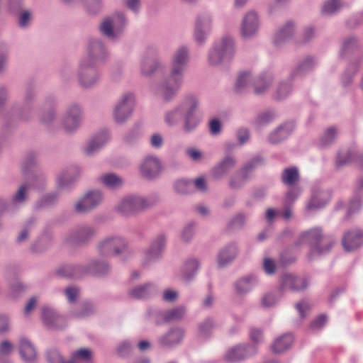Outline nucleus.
Instances as JSON below:
<instances>
[{"label":"nucleus","mask_w":363,"mask_h":363,"mask_svg":"<svg viewBox=\"0 0 363 363\" xmlns=\"http://www.w3.org/2000/svg\"><path fill=\"white\" fill-rule=\"evenodd\" d=\"M291 91V84L289 82H281L273 94V99L276 101L285 99Z\"/></svg>","instance_id":"680f3d73"},{"label":"nucleus","mask_w":363,"mask_h":363,"mask_svg":"<svg viewBox=\"0 0 363 363\" xmlns=\"http://www.w3.org/2000/svg\"><path fill=\"white\" fill-rule=\"evenodd\" d=\"M342 6L341 0H328L323 4L321 11L324 15L331 16L340 11Z\"/></svg>","instance_id":"e2e57ef3"},{"label":"nucleus","mask_w":363,"mask_h":363,"mask_svg":"<svg viewBox=\"0 0 363 363\" xmlns=\"http://www.w3.org/2000/svg\"><path fill=\"white\" fill-rule=\"evenodd\" d=\"M12 14L17 17V24L21 28L25 29L30 26L33 21V12L31 10L22 9Z\"/></svg>","instance_id":"3c124183"},{"label":"nucleus","mask_w":363,"mask_h":363,"mask_svg":"<svg viewBox=\"0 0 363 363\" xmlns=\"http://www.w3.org/2000/svg\"><path fill=\"white\" fill-rule=\"evenodd\" d=\"M159 294L157 286L154 282L138 285L129 290L130 297L134 299L147 300Z\"/></svg>","instance_id":"bb28decb"},{"label":"nucleus","mask_w":363,"mask_h":363,"mask_svg":"<svg viewBox=\"0 0 363 363\" xmlns=\"http://www.w3.org/2000/svg\"><path fill=\"white\" fill-rule=\"evenodd\" d=\"M294 127L295 125L291 121L281 124L269 135V143L275 145L284 141L292 133Z\"/></svg>","instance_id":"7c9ffc66"},{"label":"nucleus","mask_w":363,"mask_h":363,"mask_svg":"<svg viewBox=\"0 0 363 363\" xmlns=\"http://www.w3.org/2000/svg\"><path fill=\"white\" fill-rule=\"evenodd\" d=\"M200 101L193 94L182 118V130L186 134L194 132L202 122V116L198 113Z\"/></svg>","instance_id":"0eeeda50"},{"label":"nucleus","mask_w":363,"mask_h":363,"mask_svg":"<svg viewBox=\"0 0 363 363\" xmlns=\"http://www.w3.org/2000/svg\"><path fill=\"white\" fill-rule=\"evenodd\" d=\"M158 50L155 46H148L146 48L141 62L142 74L146 77L151 76L161 66L157 57Z\"/></svg>","instance_id":"dca6fc26"},{"label":"nucleus","mask_w":363,"mask_h":363,"mask_svg":"<svg viewBox=\"0 0 363 363\" xmlns=\"http://www.w3.org/2000/svg\"><path fill=\"white\" fill-rule=\"evenodd\" d=\"M295 28L293 22L288 21L277 33L274 43L276 46H280L289 40L294 35Z\"/></svg>","instance_id":"ea45409f"},{"label":"nucleus","mask_w":363,"mask_h":363,"mask_svg":"<svg viewBox=\"0 0 363 363\" xmlns=\"http://www.w3.org/2000/svg\"><path fill=\"white\" fill-rule=\"evenodd\" d=\"M184 336V329L180 327H172L158 337L157 344L160 347L171 348L181 344Z\"/></svg>","instance_id":"aec40b11"},{"label":"nucleus","mask_w":363,"mask_h":363,"mask_svg":"<svg viewBox=\"0 0 363 363\" xmlns=\"http://www.w3.org/2000/svg\"><path fill=\"white\" fill-rule=\"evenodd\" d=\"M283 292L279 291V288L277 291L269 292L266 294L262 298V304L263 306L270 308L276 305L283 295Z\"/></svg>","instance_id":"0e129e2a"},{"label":"nucleus","mask_w":363,"mask_h":363,"mask_svg":"<svg viewBox=\"0 0 363 363\" xmlns=\"http://www.w3.org/2000/svg\"><path fill=\"white\" fill-rule=\"evenodd\" d=\"M35 101V89L32 84H27L23 99V105L18 113V118L22 121H28L33 116V104Z\"/></svg>","instance_id":"a878e982"},{"label":"nucleus","mask_w":363,"mask_h":363,"mask_svg":"<svg viewBox=\"0 0 363 363\" xmlns=\"http://www.w3.org/2000/svg\"><path fill=\"white\" fill-rule=\"evenodd\" d=\"M125 23L124 14L118 13L104 18L99 26V30L104 37L116 40L121 36Z\"/></svg>","instance_id":"6e6552de"},{"label":"nucleus","mask_w":363,"mask_h":363,"mask_svg":"<svg viewBox=\"0 0 363 363\" xmlns=\"http://www.w3.org/2000/svg\"><path fill=\"white\" fill-rule=\"evenodd\" d=\"M257 353L254 345H237L230 349L225 354V359L229 363H236L245 359Z\"/></svg>","instance_id":"5701e85b"},{"label":"nucleus","mask_w":363,"mask_h":363,"mask_svg":"<svg viewBox=\"0 0 363 363\" xmlns=\"http://www.w3.org/2000/svg\"><path fill=\"white\" fill-rule=\"evenodd\" d=\"M192 95L193 94H186L179 104L165 113L164 121L169 126L177 125L182 121Z\"/></svg>","instance_id":"4be33fe9"},{"label":"nucleus","mask_w":363,"mask_h":363,"mask_svg":"<svg viewBox=\"0 0 363 363\" xmlns=\"http://www.w3.org/2000/svg\"><path fill=\"white\" fill-rule=\"evenodd\" d=\"M52 241L53 238L50 233H43L30 244V250L35 254L43 253L51 247Z\"/></svg>","instance_id":"e433bc0d"},{"label":"nucleus","mask_w":363,"mask_h":363,"mask_svg":"<svg viewBox=\"0 0 363 363\" xmlns=\"http://www.w3.org/2000/svg\"><path fill=\"white\" fill-rule=\"evenodd\" d=\"M215 327V322L211 318H206L199 325V336L202 339H208L211 335Z\"/></svg>","instance_id":"bf43d9fd"},{"label":"nucleus","mask_w":363,"mask_h":363,"mask_svg":"<svg viewBox=\"0 0 363 363\" xmlns=\"http://www.w3.org/2000/svg\"><path fill=\"white\" fill-rule=\"evenodd\" d=\"M300 176L296 167H291L284 169L281 174V182L289 186H294L299 181Z\"/></svg>","instance_id":"8fccbe9b"},{"label":"nucleus","mask_w":363,"mask_h":363,"mask_svg":"<svg viewBox=\"0 0 363 363\" xmlns=\"http://www.w3.org/2000/svg\"><path fill=\"white\" fill-rule=\"evenodd\" d=\"M315 60L311 56H307L298 62L297 65L291 70L289 79H293L296 77H303L312 72L315 67Z\"/></svg>","instance_id":"72a5a7b5"},{"label":"nucleus","mask_w":363,"mask_h":363,"mask_svg":"<svg viewBox=\"0 0 363 363\" xmlns=\"http://www.w3.org/2000/svg\"><path fill=\"white\" fill-rule=\"evenodd\" d=\"M363 243V230L358 228L345 231L342 238V244L345 251L350 252L359 248Z\"/></svg>","instance_id":"393cba45"},{"label":"nucleus","mask_w":363,"mask_h":363,"mask_svg":"<svg viewBox=\"0 0 363 363\" xmlns=\"http://www.w3.org/2000/svg\"><path fill=\"white\" fill-rule=\"evenodd\" d=\"M102 200L103 194L101 191H89L76 202L74 211L79 214H86L96 208Z\"/></svg>","instance_id":"ddd939ff"},{"label":"nucleus","mask_w":363,"mask_h":363,"mask_svg":"<svg viewBox=\"0 0 363 363\" xmlns=\"http://www.w3.org/2000/svg\"><path fill=\"white\" fill-rule=\"evenodd\" d=\"M135 106V96L132 93H125L116 104L113 118L118 124L124 123L131 116Z\"/></svg>","instance_id":"9b49d317"},{"label":"nucleus","mask_w":363,"mask_h":363,"mask_svg":"<svg viewBox=\"0 0 363 363\" xmlns=\"http://www.w3.org/2000/svg\"><path fill=\"white\" fill-rule=\"evenodd\" d=\"M186 309L184 306H179L161 313V316L165 323L178 322L186 315Z\"/></svg>","instance_id":"a18cd8bd"},{"label":"nucleus","mask_w":363,"mask_h":363,"mask_svg":"<svg viewBox=\"0 0 363 363\" xmlns=\"http://www.w3.org/2000/svg\"><path fill=\"white\" fill-rule=\"evenodd\" d=\"M84 265L85 277L104 278L110 274L112 269L107 261L100 259H91Z\"/></svg>","instance_id":"412c9836"},{"label":"nucleus","mask_w":363,"mask_h":363,"mask_svg":"<svg viewBox=\"0 0 363 363\" xmlns=\"http://www.w3.org/2000/svg\"><path fill=\"white\" fill-rule=\"evenodd\" d=\"M167 242V235L160 233L152 240L149 249L145 254L143 265H147L151 262H155L162 257Z\"/></svg>","instance_id":"4468645a"},{"label":"nucleus","mask_w":363,"mask_h":363,"mask_svg":"<svg viewBox=\"0 0 363 363\" xmlns=\"http://www.w3.org/2000/svg\"><path fill=\"white\" fill-rule=\"evenodd\" d=\"M264 159L260 155L253 157L244 164L240 169L245 174V178L250 179L252 173L259 167L264 165Z\"/></svg>","instance_id":"de8ad7c7"},{"label":"nucleus","mask_w":363,"mask_h":363,"mask_svg":"<svg viewBox=\"0 0 363 363\" xmlns=\"http://www.w3.org/2000/svg\"><path fill=\"white\" fill-rule=\"evenodd\" d=\"M74 360L75 363V360H80L85 362H91L92 360V352L91 350L88 348H80L72 354V359Z\"/></svg>","instance_id":"774afa93"},{"label":"nucleus","mask_w":363,"mask_h":363,"mask_svg":"<svg viewBox=\"0 0 363 363\" xmlns=\"http://www.w3.org/2000/svg\"><path fill=\"white\" fill-rule=\"evenodd\" d=\"M358 71V65L357 62H352L349 65L341 77V84L344 88H348L353 82V77Z\"/></svg>","instance_id":"6e6d98bb"},{"label":"nucleus","mask_w":363,"mask_h":363,"mask_svg":"<svg viewBox=\"0 0 363 363\" xmlns=\"http://www.w3.org/2000/svg\"><path fill=\"white\" fill-rule=\"evenodd\" d=\"M330 197V195L325 191L320 190L314 192L311 201L306 206V209L312 211L323 208L329 201Z\"/></svg>","instance_id":"4c0bfd02"},{"label":"nucleus","mask_w":363,"mask_h":363,"mask_svg":"<svg viewBox=\"0 0 363 363\" xmlns=\"http://www.w3.org/2000/svg\"><path fill=\"white\" fill-rule=\"evenodd\" d=\"M55 104V99L53 97H50L45 102V106H48V109L47 111L43 112L40 116V121L42 123L49 124L53 121L55 118L56 113L54 108Z\"/></svg>","instance_id":"4d7b16f0"},{"label":"nucleus","mask_w":363,"mask_h":363,"mask_svg":"<svg viewBox=\"0 0 363 363\" xmlns=\"http://www.w3.org/2000/svg\"><path fill=\"white\" fill-rule=\"evenodd\" d=\"M84 264L69 263L59 266L55 269V274L61 278L74 280L85 277Z\"/></svg>","instance_id":"b1692460"},{"label":"nucleus","mask_w":363,"mask_h":363,"mask_svg":"<svg viewBox=\"0 0 363 363\" xmlns=\"http://www.w3.org/2000/svg\"><path fill=\"white\" fill-rule=\"evenodd\" d=\"M109 139L108 132L106 130H101L94 136L89 142L84 152L86 155L92 156L96 153L108 142Z\"/></svg>","instance_id":"473e14b6"},{"label":"nucleus","mask_w":363,"mask_h":363,"mask_svg":"<svg viewBox=\"0 0 363 363\" xmlns=\"http://www.w3.org/2000/svg\"><path fill=\"white\" fill-rule=\"evenodd\" d=\"M41 319L50 329L60 330L66 327L65 318L52 308L45 306L42 308Z\"/></svg>","instance_id":"6ab92c4d"},{"label":"nucleus","mask_w":363,"mask_h":363,"mask_svg":"<svg viewBox=\"0 0 363 363\" xmlns=\"http://www.w3.org/2000/svg\"><path fill=\"white\" fill-rule=\"evenodd\" d=\"M235 44L233 38L225 35L216 42L208 52V61L211 66H218L230 62L235 55Z\"/></svg>","instance_id":"20e7f679"},{"label":"nucleus","mask_w":363,"mask_h":363,"mask_svg":"<svg viewBox=\"0 0 363 363\" xmlns=\"http://www.w3.org/2000/svg\"><path fill=\"white\" fill-rule=\"evenodd\" d=\"M301 242H306L311 247V255H322L331 250L336 242V239L331 234L324 233L321 228L316 227L303 232L301 235Z\"/></svg>","instance_id":"f03ea898"},{"label":"nucleus","mask_w":363,"mask_h":363,"mask_svg":"<svg viewBox=\"0 0 363 363\" xmlns=\"http://www.w3.org/2000/svg\"><path fill=\"white\" fill-rule=\"evenodd\" d=\"M294 341L291 333H286L275 340L272 346L274 353H281L287 350L292 345Z\"/></svg>","instance_id":"49530a36"},{"label":"nucleus","mask_w":363,"mask_h":363,"mask_svg":"<svg viewBox=\"0 0 363 363\" xmlns=\"http://www.w3.org/2000/svg\"><path fill=\"white\" fill-rule=\"evenodd\" d=\"M95 305L89 301L81 303L80 308L72 313V315L77 318H84L89 317L96 313Z\"/></svg>","instance_id":"864d4df0"},{"label":"nucleus","mask_w":363,"mask_h":363,"mask_svg":"<svg viewBox=\"0 0 363 363\" xmlns=\"http://www.w3.org/2000/svg\"><path fill=\"white\" fill-rule=\"evenodd\" d=\"M160 201L157 195H151L147 198L136 195L124 197L117 207L118 211L123 216H135L156 206Z\"/></svg>","instance_id":"7ed1b4c3"},{"label":"nucleus","mask_w":363,"mask_h":363,"mask_svg":"<svg viewBox=\"0 0 363 363\" xmlns=\"http://www.w3.org/2000/svg\"><path fill=\"white\" fill-rule=\"evenodd\" d=\"M249 178L245 177V174L240 169L233 174L229 180V187L233 190H238L244 187Z\"/></svg>","instance_id":"052dcab7"},{"label":"nucleus","mask_w":363,"mask_h":363,"mask_svg":"<svg viewBox=\"0 0 363 363\" xmlns=\"http://www.w3.org/2000/svg\"><path fill=\"white\" fill-rule=\"evenodd\" d=\"M356 157V152L351 149L340 150L337 153L335 165L337 168L346 166L353 161Z\"/></svg>","instance_id":"09e8293b"},{"label":"nucleus","mask_w":363,"mask_h":363,"mask_svg":"<svg viewBox=\"0 0 363 363\" xmlns=\"http://www.w3.org/2000/svg\"><path fill=\"white\" fill-rule=\"evenodd\" d=\"M84 119V110L78 103L68 104L62 116L61 126L67 133H75L81 126Z\"/></svg>","instance_id":"39448f33"},{"label":"nucleus","mask_w":363,"mask_h":363,"mask_svg":"<svg viewBox=\"0 0 363 363\" xmlns=\"http://www.w3.org/2000/svg\"><path fill=\"white\" fill-rule=\"evenodd\" d=\"M127 247L126 241L121 237H108L99 242L97 250L100 255L108 257L119 255Z\"/></svg>","instance_id":"f8f14e48"},{"label":"nucleus","mask_w":363,"mask_h":363,"mask_svg":"<svg viewBox=\"0 0 363 363\" xmlns=\"http://www.w3.org/2000/svg\"><path fill=\"white\" fill-rule=\"evenodd\" d=\"M59 198L60 194L58 192L47 193L36 201L35 208L37 210L51 208L57 203Z\"/></svg>","instance_id":"a19ab883"},{"label":"nucleus","mask_w":363,"mask_h":363,"mask_svg":"<svg viewBox=\"0 0 363 363\" xmlns=\"http://www.w3.org/2000/svg\"><path fill=\"white\" fill-rule=\"evenodd\" d=\"M96 235V229L90 225L77 228L68 233L65 238V242L70 246H85Z\"/></svg>","instance_id":"9d476101"},{"label":"nucleus","mask_w":363,"mask_h":363,"mask_svg":"<svg viewBox=\"0 0 363 363\" xmlns=\"http://www.w3.org/2000/svg\"><path fill=\"white\" fill-rule=\"evenodd\" d=\"M99 181L106 187L110 189H117L123 186L124 179L115 173H106L99 177Z\"/></svg>","instance_id":"37998d69"},{"label":"nucleus","mask_w":363,"mask_h":363,"mask_svg":"<svg viewBox=\"0 0 363 363\" xmlns=\"http://www.w3.org/2000/svg\"><path fill=\"white\" fill-rule=\"evenodd\" d=\"M259 280L256 275L250 274L242 277L235 283L236 292L244 295L251 291L257 284Z\"/></svg>","instance_id":"f704fd0d"},{"label":"nucleus","mask_w":363,"mask_h":363,"mask_svg":"<svg viewBox=\"0 0 363 363\" xmlns=\"http://www.w3.org/2000/svg\"><path fill=\"white\" fill-rule=\"evenodd\" d=\"M276 113L272 110H267L259 113L255 119L257 126H264L272 122L276 118Z\"/></svg>","instance_id":"338daca9"},{"label":"nucleus","mask_w":363,"mask_h":363,"mask_svg":"<svg viewBox=\"0 0 363 363\" xmlns=\"http://www.w3.org/2000/svg\"><path fill=\"white\" fill-rule=\"evenodd\" d=\"M308 286V281L306 278L300 277L294 274H283L280 279L279 291L283 292L285 290L298 292L303 291Z\"/></svg>","instance_id":"f3484780"},{"label":"nucleus","mask_w":363,"mask_h":363,"mask_svg":"<svg viewBox=\"0 0 363 363\" xmlns=\"http://www.w3.org/2000/svg\"><path fill=\"white\" fill-rule=\"evenodd\" d=\"M237 160L234 155H227L211 170V177L216 181L225 178L236 166Z\"/></svg>","instance_id":"a211bd4d"},{"label":"nucleus","mask_w":363,"mask_h":363,"mask_svg":"<svg viewBox=\"0 0 363 363\" xmlns=\"http://www.w3.org/2000/svg\"><path fill=\"white\" fill-rule=\"evenodd\" d=\"M19 352L22 359L27 363H33L36 359L35 348L31 342L26 337L20 340Z\"/></svg>","instance_id":"58836bf2"},{"label":"nucleus","mask_w":363,"mask_h":363,"mask_svg":"<svg viewBox=\"0 0 363 363\" xmlns=\"http://www.w3.org/2000/svg\"><path fill=\"white\" fill-rule=\"evenodd\" d=\"M47 184V178L44 173L36 172L33 174L30 180V185L35 189L43 190Z\"/></svg>","instance_id":"69168bd1"},{"label":"nucleus","mask_w":363,"mask_h":363,"mask_svg":"<svg viewBox=\"0 0 363 363\" xmlns=\"http://www.w3.org/2000/svg\"><path fill=\"white\" fill-rule=\"evenodd\" d=\"M28 185L23 184L20 186L16 192L13 195L11 202L16 208L17 206L24 204L28 200Z\"/></svg>","instance_id":"13d9d810"},{"label":"nucleus","mask_w":363,"mask_h":363,"mask_svg":"<svg viewBox=\"0 0 363 363\" xmlns=\"http://www.w3.org/2000/svg\"><path fill=\"white\" fill-rule=\"evenodd\" d=\"M80 174L81 169L78 167H71L63 171L57 179V189L59 190L69 189Z\"/></svg>","instance_id":"c85d7f7f"},{"label":"nucleus","mask_w":363,"mask_h":363,"mask_svg":"<svg viewBox=\"0 0 363 363\" xmlns=\"http://www.w3.org/2000/svg\"><path fill=\"white\" fill-rule=\"evenodd\" d=\"M273 81V75L267 72H263L255 78L252 77V85L255 94L257 96L264 94L272 86Z\"/></svg>","instance_id":"2f4dec72"},{"label":"nucleus","mask_w":363,"mask_h":363,"mask_svg":"<svg viewBox=\"0 0 363 363\" xmlns=\"http://www.w3.org/2000/svg\"><path fill=\"white\" fill-rule=\"evenodd\" d=\"M36 223V219L34 217H30L25 222L22 230L20 231L16 239V242L18 244H21L26 242L28 240L29 234L31 230L35 227Z\"/></svg>","instance_id":"5fc2aeb1"},{"label":"nucleus","mask_w":363,"mask_h":363,"mask_svg":"<svg viewBox=\"0 0 363 363\" xmlns=\"http://www.w3.org/2000/svg\"><path fill=\"white\" fill-rule=\"evenodd\" d=\"M259 28L257 14L254 11L247 13L242 21L241 35L244 39H249L254 36Z\"/></svg>","instance_id":"c756f323"},{"label":"nucleus","mask_w":363,"mask_h":363,"mask_svg":"<svg viewBox=\"0 0 363 363\" xmlns=\"http://www.w3.org/2000/svg\"><path fill=\"white\" fill-rule=\"evenodd\" d=\"M109 53L104 43L98 38L89 40L86 49V56L81 60H86L88 62L97 66L104 64L108 60Z\"/></svg>","instance_id":"1a4fd4ad"},{"label":"nucleus","mask_w":363,"mask_h":363,"mask_svg":"<svg viewBox=\"0 0 363 363\" xmlns=\"http://www.w3.org/2000/svg\"><path fill=\"white\" fill-rule=\"evenodd\" d=\"M238 247L235 243H229L223 247L218 255L219 267H224L232 262L238 255Z\"/></svg>","instance_id":"c9c22d12"},{"label":"nucleus","mask_w":363,"mask_h":363,"mask_svg":"<svg viewBox=\"0 0 363 363\" xmlns=\"http://www.w3.org/2000/svg\"><path fill=\"white\" fill-rule=\"evenodd\" d=\"M161 171V163L158 158L147 156L140 165V172L143 177L147 179L156 178Z\"/></svg>","instance_id":"cd10ccee"},{"label":"nucleus","mask_w":363,"mask_h":363,"mask_svg":"<svg viewBox=\"0 0 363 363\" xmlns=\"http://www.w3.org/2000/svg\"><path fill=\"white\" fill-rule=\"evenodd\" d=\"M199 266V262L196 259L191 258L186 260L181 271L183 279L187 281H191L196 274Z\"/></svg>","instance_id":"c03bdc74"},{"label":"nucleus","mask_w":363,"mask_h":363,"mask_svg":"<svg viewBox=\"0 0 363 363\" xmlns=\"http://www.w3.org/2000/svg\"><path fill=\"white\" fill-rule=\"evenodd\" d=\"M252 82V76L250 72H241L237 79L235 89L238 93H242L246 91Z\"/></svg>","instance_id":"603ef678"},{"label":"nucleus","mask_w":363,"mask_h":363,"mask_svg":"<svg viewBox=\"0 0 363 363\" xmlns=\"http://www.w3.org/2000/svg\"><path fill=\"white\" fill-rule=\"evenodd\" d=\"M188 62V48H179L172 55L168 76L160 81L154 89L155 94L164 102L169 103L177 97L184 83V72Z\"/></svg>","instance_id":"f257e3e1"},{"label":"nucleus","mask_w":363,"mask_h":363,"mask_svg":"<svg viewBox=\"0 0 363 363\" xmlns=\"http://www.w3.org/2000/svg\"><path fill=\"white\" fill-rule=\"evenodd\" d=\"M339 130L335 126L326 128L319 139V145L323 148H327L333 145L338 137Z\"/></svg>","instance_id":"79ce46f5"},{"label":"nucleus","mask_w":363,"mask_h":363,"mask_svg":"<svg viewBox=\"0 0 363 363\" xmlns=\"http://www.w3.org/2000/svg\"><path fill=\"white\" fill-rule=\"evenodd\" d=\"M97 65L90 64L86 60H80L77 71L79 86L85 89L94 87L100 81L101 74Z\"/></svg>","instance_id":"423d86ee"},{"label":"nucleus","mask_w":363,"mask_h":363,"mask_svg":"<svg viewBox=\"0 0 363 363\" xmlns=\"http://www.w3.org/2000/svg\"><path fill=\"white\" fill-rule=\"evenodd\" d=\"M212 28V17L208 13H202L197 16L195 22L194 37L199 45H203Z\"/></svg>","instance_id":"2eb2a0df"}]
</instances>
